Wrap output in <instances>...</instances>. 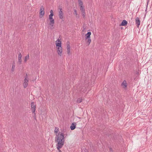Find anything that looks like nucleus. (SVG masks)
I'll return each instance as SVG.
<instances>
[{
    "instance_id": "1",
    "label": "nucleus",
    "mask_w": 152,
    "mask_h": 152,
    "mask_svg": "<svg viewBox=\"0 0 152 152\" xmlns=\"http://www.w3.org/2000/svg\"><path fill=\"white\" fill-rule=\"evenodd\" d=\"M56 141L57 142L56 145H58L59 148L64 145L65 141L64 134L63 133L59 132L58 134H56Z\"/></svg>"
},
{
    "instance_id": "2",
    "label": "nucleus",
    "mask_w": 152,
    "mask_h": 152,
    "mask_svg": "<svg viewBox=\"0 0 152 152\" xmlns=\"http://www.w3.org/2000/svg\"><path fill=\"white\" fill-rule=\"evenodd\" d=\"M50 14L49 16V19L50 20L49 26L48 28H50L51 29H53L52 27L54 26L55 21L54 20L53 18V13L52 10H51L50 11Z\"/></svg>"
},
{
    "instance_id": "3",
    "label": "nucleus",
    "mask_w": 152,
    "mask_h": 152,
    "mask_svg": "<svg viewBox=\"0 0 152 152\" xmlns=\"http://www.w3.org/2000/svg\"><path fill=\"white\" fill-rule=\"evenodd\" d=\"M31 110L32 113H34L36 110V104L35 103L32 102L31 104Z\"/></svg>"
},
{
    "instance_id": "4",
    "label": "nucleus",
    "mask_w": 152,
    "mask_h": 152,
    "mask_svg": "<svg viewBox=\"0 0 152 152\" xmlns=\"http://www.w3.org/2000/svg\"><path fill=\"white\" fill-rule=\"evenodd\" d=\"M66 49L67 54L69 55L70 51V47L69 45V42H67L66 43Z\"/></svg>"
},
{
    "instance_id": "5",
    "label": "nucleus",
    "mask_w": 152,
    "mask_h": 152,
    "mask_svg": "<svg viewBox=\"0 0 152 152\" xmlns=\"http://www.w3.org/2000/svg\"><path fill=\"white\" fill-rule=\"evenodd\" d=\"M135 21L136 26L138 28L139 26L140 25V20L139 18L138 17L136 18L135 19Z\"/></svg>"
},
{
    "instance_id": "6",
    "label": "nucleus",
    "mask_w": 152,
    "mask_h": 152,
    "mask_svg": "<svg viewBox=\"0 0 152 152\" xmlns=\"http://www.w3.org/2000/svg\"><path fill=\"white\" fill-rule=\"evenodd\" d=\"M62 9L61 8H60V10L59 11V18L62 19L63 17V13L62 11Z\"/></svg>"
},
{
    "instance_id": "7",
    "label": "nucleus",
    "mask_w": 152,
    "mask_h": 152,
    "mask_svg": "<svg viewBox=\"0 0 152 152\" xmlns=\"http://www.w3.org/2000/svg\"><path fill=\"white\" fill-rule=\"evenodd\" d=\"M28 83V79H25L24 80L23 85L24 88H26L27 86Z\"/></svg>"
},
{
    "instance_id": "8",
    "label": "nucleus",
    "mask_w": 152,
    "mask_h": 152,
    "mask_svg": "<svg viewBox=\"0 0 152 152\" xmlns=\"http://www.w3.org/2000/svg\"><path fill=\"white\" fill-rule=\"evenodd\" d=\"M56 46L58 47H61V41L59 40V39H58L56 41Z\"/></svg>"
},
{
    "instance_id": "9",
    "label": "nucleus",
    "mask_w": 152,
    "mask_h": 152,
    "mask_svg": "<svg viewBox=\"0 0 152 152\" xmlns=\"http://www.w3.org/2000/svg\"><path fill=\"white\" fill-rule=\"evenodd\" d=\"M62 52V47H58L57 49V52L58 55L61 56V54Z\"/></svg>"
},
{
    "instance_id": "10",
    "label": "nucleus",
    "mask_w": 152,
    "mask_h": 152,
    "mask_svg": "<svg viewBox=\"0 0 152 152\" xmlns=\"http://www.w3.org/2000/svg\"><path fill=\"white\" fill-rule=\"evenodd\" d=\"M91 34V33L90 32H88L85 35V40H87L88 38H91L90 35Z\"/></svg>"
},
{
    "instance_id": "11",
    "label": "nucleus",
    "mask_w": 152,
    "mask_h": 152,
    "mask_svg": "<svg viewBox=\"0 0 152 152\" xmlns=\"http://www.w3.org/2000/svg\"><path fill=\"white\" fill-rule=\"evenodd\" d=\"M76 123H72L70 127L71 129L72 130H74L76 128Z\"/></svg>"
},
{
    "instance_id": "12",
    "label": "nucleus",
    "mask_w": 152,
    "mask_h": 152,
    "mask_svg": "<svg viewBox=\"0 0 152 152\" xmlns=\"http://www.w3.org/2000/svg\"><path fill=\"white\" fill-rule=\"evenodd\" d=\"M122 86H123V87L124 88H126L127 86V84L126 82V80H124L121 84Z\"/></svg>"
},
{
    "instance_id": "13",
    "label": "nucleus",
    "mask_w": 152,
    "mask_h": 152,
    "mask_svg": "<svg viewBox=\"0 0 152 152\" xmlns=\"http://www.w3.org/2000/svg\"><path fill=\"white\" fill-rule=\"evenodd\" d=\"M39 13L42 16L44 14L45 12L44 11V8L42 6L40 10Z\"/></svg>"
},
{
    "instance_id": "14",
    "label": "nucleus",
    "mask_w": 152,
    "mask_h": 152,
    "mask_svg": "<svg viewBox=\"0 0 152 152\" xmlns=\"http://www.w3.org/2000/svg\"><path fill=\"white\" fill-rule=\"evenodd\" d=\"M127 22L125 20H123L121 23L120 25V26H125L127 24Z\"/></svg>"
},
{
    "instance_id": "15",
    "label": "nucleus",
    "mask_w": 152,
    "mask_h": 152,
    "mask_svg": "<svg viewBox=\"0 0 152 152\" xmlns=\"http://www.w3.org/2000/svg\"><path fill=\"white\" fill-rule=\"evenodd\" d=\"M21 58H22V55L20 53L18 55V62H19L20 64L21 63Z\"/></svg>"
},
{
    "instance_id": "16",
    "label": "nucleus",
    "mask_w": 152,
    "mask_h": 152,
    "mask_svg": "<svg viewBox=\"0 0 152 152\" xmlns=\"http://www.w3.org/2000/svg\"><path fill=\"white\" fill-rule=\"evenodd\" d=\"M86 41V44H87V45H89L91 42V38H88L87 39V40H85Z\"/></svg>"
},
{
    "instance_id": "17",
    "label": "nucleus",
    "mask_w": 152,
    "mask_h": 152,
    "mask_svg": "<svg viewBox=\"0 0 152 152\" xmlns=\"http://www.w3.org/2000/svg\"><path fill=\"white\" fill-rule=\"evenodd\" d=\"M80 10L82 11V12L84 13V11H85V10L84 9L83 5L81 6H80Z\"/></svg>"
},
{
    "instance_id": "18",
    "label": "nucleus",
    "mask_w": 152,
    "mask_h": 152,
    "mask_svg": "<svg viewBox=\"0 0 152 152\" xmlns=\"http://www.w3.org/2000/svg\"><path fill=\"white\" fill-rule=\"evenodd\" d=\"M15 63H13L12 64V69H11V71L12 72H13L15 70Z\"/></svg>"
},
{
    "instance_id": "19",
    "label": "nucleus",
    "mask_w": 152,
    "mask_h": 152,
    "mask_svg": "<svg viewBox=\"0 0 152 152\" xmlns=\"http://www.w3.org/2000/svg\"><path fill=\"white\" fill-rule=\"evenodd\" d=\"M56 148L58 150V152H62L61 151L60 149V148H61L63 146V145H62L61 147H60V148H58V145H56Z\"/></svg>"
},
{
    "instance_id": "20",
    "label": "nucleus",
    "mask_w": 152,
    "mask_h": 152,
    "mask_svg": "<svg viewBox=\"0 0 152 152\" xmlns=\"http://www.w3.org/2000/svg\"><path fill=\"white\" fill-rule=\"evenodd\" d=\"M29 56L28 55L26 56L25 57V59L24 60V61L26 62V61L27 60H28L29 59Z\"/></svg>"
},
{
    "instance_id": "21",
    "label": "nucleus",
    "mask_w": 152,
    "mask_h": 152,
    "mask_svg": "<svg viewBox=\"0 0 152 152\" xmlns=\"http://www.w3.org/2000/svg\"><path fill=\"white\" fill-rule=\"evenodd\" d=\"M82 98H78L77 101V103H80L82 102Z\"/></svg>"
},
{
    "instance_id": "22",
    "label": "nucleus",
    "mask_w": 152,
    "mask_h": 152,
    "mask_svg": "<svg viewBox=\"0 0 152 152\" xmlns=\"http://www.w3.org/2000/svg\"><path fill=\"white\" fill-rule=\"evenodd\" d=\"M59 131V129L57 127H56L55 128V133H56V134H57V133H58V131Z\"/></svg>"
},
{
    "instance_id": "23",
    "label": "nucleus",
    "mask_w": 152,
    "mask_h": 152,
    "mask_svg": "<svg viewBox=\"0 0 152 152\" xmlns=\"http://www.w3.org/2000/svg\"><path fill=\"white\" fill-rule=\"evenodd\" d=\"M74 11L75 14V15L76 16V17H77V15L78 14H77L76 10H75V9H74Z\"/></svg>"
},
{
    "instance_id": "24",
    "label": "nucleus",
    "mask_w": 152,
    "mask_h": 152,
    "mask_svg": "<svg viewBox=\"0 0 152 152\" xmlns=\"http://www.w3.org/2000/svg\"><path fill=\"white\" fill-rule=\"evenodd\" d=\"M78 3L80 6H83V3L82 1H80Z\"/></svg>"
},
{
    "instance_id": "25",
    "label": "nucleus",
    "mask_w": 152,
    "mask_h": 152,
    "mask_svg": "<svg viewBox=\"0 0 152 152\" xmlns=\"http://www.w3.org/2000/svg\"><path fill=\"white\" fill-rule=\"evenodd\" d=\"M27 74H26V76H25L24 77V80L27 79Z\"/></svg>"
},
{
    "instance_id": "26",
    "label": "nucleus",
    "mask_w": 152,
    "mask_h": 152,
    "mask_svg": "<svg viewBox=\"0 0 152 152\" xmlns=\"http://www.w3.org/2000/svg\"><path fill=\"white\" fill-rule=\"evenodd\" d=\"M86 87H85V88L83 90L82 89H80V91L84 92L86 91L85 90Z\"/></svg>"
},
{
    "instance_id": "27",
    "label": "nucleus",
    "mask_w": 152,
    "mask_h": 152,
    "mask_svg": "<svg viewBox=\"0 0 152 152\" xmlns=\"http://www.w3.org/2000/svg\"><path fill=\"white\" fill-rule=\"evenodd\" d=\"M82 15L83 16V17H85V11H84V13H83V12H82Z\"/></svg>"
},
{
    "instance_id": "28",
    "label": "nucleus",
    "mask_w": 152,
    "mask_h": 152,
    "mask_svg": "<svg viewBox=\"0 0 152 152\" xmlns=\"http://www.w3.org/2000/svg\"><path fill=\"white\" fill-rule=\"evenodd\" d=\"M33 113V117H35V116H36V114H35V112H34V113Z\"/></svg>"
},
{
    "instance_id": "29",
    "label": "nucleus",
    "mask_w": 152,
    "mask_h": 152,
    "mask_svg": "<svg viewBox=\"0 0 152 152\" xmlns=\"http://www.w3.org/2000/svg\"><path fill=\"white\" fill-rule=\"evenodd\" d=\"M110 151H111V152H113L112 149L111 148H110Z\"/></svg>"
},
{
    "instance_id": "30",
    "label": "nucleus",
    "mask_w": 152,
    "mask_h": 152,
    "mask_svg": "<svg viewBox=\"0 0 152 152\" xmlns=\"http://www.w3.org/2000/svg\"><path fill=\"white\" fill-rule=\"evenodd\" d=\"M78 2L80 1H82L81 0H78Z\"/></svg>"
},
{
    "instance_id": "31",
    "label": "nucleus",
    "mask_w": 152,
    "mask_h": 152,
    "mask_svg": "<svg viewBox=\"0 0 152 152\" xmlns=\"http://www.w3.org/2000/svg\"><path fill=\"white\" fill-rule=\"evenodd\" d=\"M34 117V118L35 119H36V116H35V117Z\"/></svg>"
}]
</instances>
